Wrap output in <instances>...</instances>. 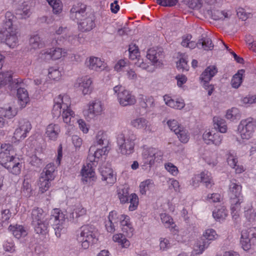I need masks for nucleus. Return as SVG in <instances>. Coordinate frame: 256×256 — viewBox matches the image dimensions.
<instances>
[{
  "mask_svg": "<svg viewBox=\"0 0 256 256\" xmlns=\"http://www.w3.org/2000/svg\"><path fill=\"white\" fill-rule=\"evenodd\" d=\"M48 77L54 80L59 78L61 76L60 72L56 68H50L48 70Z\"/></svg>",
  "mask_w": 256,
  "mask_h": 256,
  "instance_id": "bf43d9fd",
  "label": "nucleus"
},
{
  "mask_svg": "<svg viewBox=\"0 0 256 256\" xmlns=\"http://www.w3.org/2000/svg\"><path fill=\"white\" fill-rule=\"evenodd\" d=\"M160 247L161 250L164 251L170 248L171 244L167 238H161L160 239Z\"/></svg>",
  "mask_w": 256,
  "mask_h": 256,
  "instance_id": "e2e57ef3",
  "label": "nucleus"
},
{
  "mask_svg": "<svg viewBox=\"0 0 256 256\" xmlns=\"http://www.w3.org/2000/svg\"><path fill=\"white\" fill-rule=\"evenodd\" d=\"M99 172L102 180L106 182V184H113L116 182V176L110 166L102 164L99 168Z\"/></svg>",
  "mask_w": 256,
  "mask_h": 256,
  "instance_id": "dca6fc26",
  "label": "nucleus"
},
{
  "mask_svg": "<svg viewBox=\"0 0 256 256\" xmlns=\"http://www.w3.org/2000/svg\"><path fill=\"white\" fill-rule=\"evenodd\" d=\"M97 231L92 225H84L80 228V234L78 235V240L81 243L84 249H87L90 246L98 240Z\"/></svg>",
  "mask_w": 256,
  "mask_h": 256,
  "instance_id": "20e7f679",
  "label": "nucleus"
},
{
  "mask_svg": "<svg viewBox=\"0 0 256 256\" xmlns=\"http://www.w3.org/2000/svg\"><path fill=\"white\" fill-rule=\"evenodd\" d=\"M166 170L174 176H176L178 173V168L171 162H167L164 164Z\"/></svg>",
  "mask_w": 256,
  "mask_h": 256,
  "instance_id": "4d7b16f0",
  "label": "nucleus"
},
{
  "mask_svg": "<svg viewBox=\"0 0 256 256\" xmlns=\"http://www.w3.org/2000/svg\"><path fill=\"white\" fill-rule=\"evenodd\" d=\"M162 222L166 228H174L175 224L172 218L168 214L164 213L160 215Z\"/></svg>",
  "mask_w": 256,
  "mask_h": 256,
  "instance_id": "49530a36",
  "label": "nucleus"
},
{
  "mask_svg": "<svg viewBox=\"0 0 256 256\" xmlns=\"http://www.w3.org/2000/svg\"><path fill=\"white\" fill-rule=\"evenodd\" d=\"M86 66L90 70L101 71L106 68V64L100 58L91 56L86 62Z\"/></svg>",
  "mask_w": 256,
  "mask_h": 256,
  "instance_id": "aec40b11",
  "label": "nucleus"
},
{
  "mask_svg": "<svg viewBox=\"0 0 256 256\" xmlns=\"http://www.w3.org/2000/svg\"><path fill=\"white\" fill-rule=\"evenodd\" d=\"M227 162L228 165L232 168L236 166L238 158L234 151H230L227 154Z\"/></svg>",
  "mask_w": 256,
  "mask_h": 256,
  "instance_id": "603ef678",
  "label": "nucleus"
},
{
  "mask_svg": "<svg viewBox=\"0 0 256 256\" xmlns=\"http://www.w3.org/2000/svg\"><path fill=\"white\" fill-rule=\"evenodd\" d=\"M34 231L38 234L45 235L48 233L49 224L48 218L32 224Z\"/></svg>",
  "mask_w": 256,
  "mask_h": 256,
  "instance_id": "bb28decb",
  "label": "nucleus"
},
{
  "mask_svg": "<svg viewBox=\"0 0 256 256\" xmlns=\"http://www.w3.org/2000/svg\"><path fill=\"white\" fill-rule=\"evenodd\" d=\"M140 106L148 110H152L151 108L154 106V100L152 96H141L140 98Z\"/></svg>",
  "mask_w": 256,
  "mask_h": 256,
  "instance_id": "72a5a7b5",
  "label": "nucleus"
},
{
  "mask_svg": "<svg viewBox=\"0 0 256 256\" xmlns=\"http://www.w3.org/2000/svg\"><path fill=\"white\" fill-rule=\"evenodd\" d=\"M240 244L242 248L244 250H248L250 248L251 246L253 245L252 243L251 238L248 234V230H244L242 232Z\"/></svg>",
  "mask_w": 256,
  "mask_h": 256,
  "instance_id": "473e14b6",
  "label": "nucleus"
},
{
  "mask_svg": "<svg viewBox=\"0 0 256 256\" xmlns=\"http://www.w3.org/2000/svg\"><path fill=\"white\" fill-rule=\"evenodd\" d=\"M30 44L32 48L34 49L40 48L43 47L44 43L40 36L36 34L30 38Z\"/></svg>",
  "mask_w": 256,
  "mask_h": 256,
  "instance_id": "a18cd8bd",
  "label": "nucleus"
},
{
  "mask_svg": "<svg viewBox=\"0 0 256 256\" xmlns=\"http://www.w3.org/2000/svg\"><path fill=\"white\" fill-rule=\"evenodd\" d=\"M16 152L12 145L4 144L1 145L0 152V164L13 174L20 173L22 162L15 157Z\"/></svg>",
  "mask_w": 256,
  "mask_h": 256,
  "instance_id": "f03ea898",
  "label": "nucleus"
},
{
  "mask_svg": "<svg viewBox=\"0 0 256 256\" xmlns=\"http://www.w3.org/2000/svg\"><path fill=\"white\" fill-rule=\"evenodd\" d=\"M65 38L68 42L72 44H76L80 38V34H73L72 32H68L66 34Z\"/></svg>",
  "mask_w": 256,
  "mask_h": 256,
  "instance_id": "052dcab7",
  "label": "nucleus"
},
{
  "mask_svg": "<svg viewBox=\"0 0 256 256\" xmlns=\"http://www.w3.org/2000/svg\"><path fill=\"white\" fill-rule=\"evenodd\" d=\"M175 134L177 135L178 138L182 142L186 144L189 140L190 136L188 132L183 127H181V128H179Z\"/></svg>",
  "mask_w": 256,
  "mask_h": 256,
  "instance_id": "09e8293b",
  "label": "nucleus"
},
{
  "mask_svg": "<svg viewBox=\"0 0 256 256\" xmlns=\"http://www.w3.org/2000/svg\"><path fill=\"white\" fill-rule=\"evenodd\" d=\"M242 186L236 179H232L230 181L228 185V194L232 200L239 201L242 198V202L244 201L243 196H242Z\"/></svg>",
  "mask_w": 256,
  "mask_h": 256,
  "instance_id": "ddd939ff",
  "label": "nucleus"
},
{
  "mask_svg": "<svg viewBox=\"0 0 256 256\" xmlns=\"http://www.w3.org/2000/svg\"><path fill=\"white\" fill-rule=\"evenodd\" d=\"M164 52L162 48H150L148 50L146 57L150 60L154 65L160 66L162 64V60L164 58Z\"/></svg>",
  "mask_w": 256,
  "mask_h": 256,
  "instance_id": "a211bd4d",
  "label": "nucleus"
},
{
  "mask_svg": "<svg viewBox=\"0 0 256 256\" xmlns=\"http://www.w3.org/2000/svg\"><path fill=\"white\" fill-rule=\"evenodd\" d=\"M12 80V74L10 72L0 73V87L8 84Z\"/></svg>",
  "mask_w": 256,
  "mask_h": 256,
  "instance_id": "3c124183",
  "label": "nucleus"
},
{
  "mask_svg": "<svg viewBox=\"0 0 256 256\" xmlns=\"http://www.w3.org/2000/svg\"><path fill=\"white\" fill-rule=\"evenodd\" d=\"M136 136L130 132L126 136L123 134H120L116 138V142L119 152L123 155H130L134 152Z\"/></svg>",
  "mask_w": 256,
  "mask_h": 256,
  "instance_id": "39448f33",
  "label": "nucleus"
},
{
  "mask_svg": "<svg viewBox=\"0 0 256 256\" xmlns=\"http://www.w3.org/2000/svg\"><path fill=\"white\" fill-rule=\"evenodd\" d=\"M204 141L208 144L220 146L222 142V136L218 132L214 130H206L202 135Z\"/></svg>",
  "mask_w": 256,
  "mask_h": 256,
  "instance_id": "f3484780",
  "label": "nucleus"
},
{
  "mask_svg": "<svg viewBox=\"0 0 256 256\" xmlns=\"http://www.w3.org/2000/svg\"><path fill=\"white\" fill-rule=\"evenodd\" d=\"M31 218L32 225L47 218H46V214H44V210L41 208H34L32 210Z\"/></svg>",
  "mask_w": 256,
  "mask_h": 256,
  "instance_id": "393cba45",
  "label": "nucleus"
},
{
  "mask_svg": "<svg viewBox=\"0 0 256 256\" xmlns=\"http://www.w3.org/2000/svg\"><path fill=\"white\" fill-rule=\"evenodd\" d=\"M248 232L251 238L252 243L253 245H256V227L250 228Z\"/></svg>",
  "mask_w": 256,
  "mask_h": 256,
  "instance_id": "774afa93",
  "label": "nucleus"
},
{
  "mask_svg": "<svg viewBox=\"0 0 256 256\" xmlns=\"http://www.w3.org/2000/svg\"><path fill=\"white\" fill-rule=\"evenodd\" d=\"M164 100L166 105L174 108L181 110L184 106V103L183 100L175 101L168 95H164Z\"/></svg>",
  "mask_w": 256,
  "mask_h": 256,
  "instance_id": "c756f323",
  "label": "nucleus"
},
{
  "mask_svg": "<svg viewBox=\"0 0 256 256\" xmlns=\"http://www.w3.org/2000/svg\"><path fill=\"white\" fill-rule=\"evenodd\" d=\"M244 216L249 222H252L255 220L256 214L253 208H248L245 211Z\"/></svg>",
  "mask_w": 256,
  "mask_h": 256,
  "instance_id": "680f3d73",
  "label": "nucleus"
},
{
  "mask_svg": "<svg viewBox=\"0 0 256 256\" xmlns=\"http://www.w3.org/2000/svg\"><path fill=\"white\" fill-rule=\"evenodd\" d=\"M176 66L179 70H188V66L187 61L184 58L180 59L179 61L176 63Z\"/></svg>",
  "mask_w": 256,
  "mask_h": 256,
  "instance_id": "338daca9",
  "label": "nucleus"
},
{
  "mask_svg": "<svg viewBox=\"0 0 256 256\" xmlns=\"http://www.w3.org/2000/svg\"><path fill=\"white\" fill-rule=\"evenodd\" d=\"M107 152V148L105 146L102 148L98 149L94 152V154L90 153L88 156V160L91 163H94L98 162L100 158H102V156H104Z\"/></svg>",
  "mask_w": 256,
  "mask_h": 256,
  "instance_id": "cd10ccee",
  "label": "nucleus"
},
{
  "mask_svg": "<svg viewBox=\"0 0 256 256\" xmlns=\"http://www.w3.org/2000/svg\"><path fill=\"white\" fill-rule=\"evenodd\" d=\"M86 210L82 206H78L76 208L74 212L71 214L72 218L74 219L80 216H84L86 214Z\"/></svg>",
  "mask_w": 256,
  "mask_h": 256,
  "instance_id": "13d9d810",
  "label": "nucleus"
},
{
  "mask_svg": "<svg viewBox=\"0 0 256 256\" xmlns=\"http://www.w3.org/2000/svg\"><path fill=\"white\" fill-rule=\"evenodd\" d=\"M228 212L224 206H220L214 210L212 212L213 217L217 220L220 221L225 219L227 216Z\"/></svg>",
  "mask_w": 256,
  "mask_h": 256,
  "instance_id": "e433bc0d",
  "label": "nucleus"
},
{
  "mask_svg": "<svg viewBox=\"0 0 256 256\" xmlns=\"http://www.w3.org/2000/svg\"><path fill=\"white\" fill-rule=\"evenodd\" d=\"M16 17L19 19L26 18L30 16V12L28 5L24 4L23 8H18L16 12Z\"/></svg>",
  "mask_w": 256,
  "mask_h": 256,
  "instance_id": "c03bdc74",
  "label": "nucleus"
},
{
  "mask_svg": "<svg viewBox=\"0 0 256 256\" xmlns=\"http://www.w3.org/2000/svg\"><path fill=\"white\" fill-rule=\"evenodd\" d=\"M52 180H50L46 177L40 176L39 178L40 190L42 193L46 192L50 186V182Z\"/></svg>",
  "mask_w": 256,
  "mask_h": 256,
  "instance_id": "de8ad7c7",
  "label": "nucleus"
},
{
  "mask_svg": "<svg viewBox=\"0 0 256 256\" xmlns=\"http://www.w3.org/2000/svg\"><path fill=\"white\" fill-rule=\"evenodd\" d=\"M214 47L211 39L202 36V38L197 42V48L205 50H212Z\"/></svg>",
  "mask_w": 256,
  "mask_h": 256,
  "instance_id": "7c9ffc66",
  "label": "nucleus"
},
{
  "mask_svg": "<svg viewBox=\"0 0 256 256\" xmlns=\"http://www.w3.org/2000/svg\"><path fill=\"white\" fill-rule=\"evenodd\" d=\"M32 129L30 122L26 120H21L19 122L18 127L16 129L14 138L17 140H20L27 136V134Z\"/></svg>",
  "mask_w": 256,
  "mask_h": 256,
  "instance_id": "4468645a",
  "label": "nucleus"
},
{
  "mask_svg": "<svg viewBox=\"0 0 256 256\" xmlns=\"http://www.w3.org/2000/svg\"><path fill=\"white\" fill-rule=\"evenodd\" d=\"M94 165V163H88L86 165H84L81 174L83 178H86L85 180L88 182V178L90 180H94L95 178V172L92 168V166Z\"/></svg>",
  "mask_w": 256,
  "mask_h": 256,
  "instance_id": "5701e85b",
  "label": "nucleus"
},
{
  "mask_svg": "<svg viewBox=\"0 0 256 256\" xmlns=\"http://www.w3.org/2000/svg\"><path fill=\"white\" fill-rule=\"evenodd\" d=\"M132 124L138 128H142L146 126L147 121L144 118H138L132 121Z\"/></svg>",
  "mask_w": 256,
  "mask_h": 256,
  "instance_id": "6e6d98bb",
  "label": "nucleus"
},
{
  "mask_svg": "<svg viewBox=\"0 0 256 256\" xmlns=\"http://www.w3.org/2000/svg\"><path fill=\"white\" fill-rule=\"evenodd\" d=\"M56 172V166L52 162L49 163L46 165L43 169L40 176L46 177L50 180H54Z\"/></svg>",
  "mask_w": 256,
  "mask_h": 256,
  "instance_id": "b1692460",
  "label": "nucleus"
},
{
  "mask_svg": "<svg viewBox=\"0 0 256 256\" xmlns=\"http://www.w3.org/2000/svg\"><path fill=\"white\" fill-rule=\"evenodd\" d=\"M167 124L171 130L174 131V133L182 127L178 124V122L174 120H168Z\"/></svg>",
  "mask_w": 256,
  "mask_h": 256,
  "instance_id": "69168bd1",
  "label": "nucleus"
},
{
  "mask_svg": "<svg viewBox=\"0 0 256 256\" xmlns=\"http://www.w3.org/2000/svg\"><path fill=\"white\" fill-rule=\"evenodd\" d=\"M154 186L152 180L150 179L146 180L140 182V192L142 194H146V192L150 190Z\"/></svg>",
  "mask_w": 256,
  "mask_h": 256,
  "instance_id": "c9c22d12",
  "label": "nucleus"
},
{
  "mask_svg": "<svg viewBox=\"0 0 256 256\" xmlns=\"http://www.w3.org/2000/svg\"><path fill=\"white\" fill-rule=\"evenodd\" d=\"M200 178L202 182L204 183L207 188H210L214 184L211 174L207 171L202 172Z\"/></svg>",
  "mask_w": 256,
  "mask_h": 256,
  "instance_id": "a19ab883",
  "label": "nucleus"
},
{
  "mask_svg": "<svg viewBox=\"0 0 256 256\" xmlns=\"http://www.w3.org/2000/svg\"><path fill=\"white\" fill-rule=\"evenodd\" d=\"M178 0H156V2L163 6H172L178 3Z\"/></svg>",
  "mask_w": 256,
  "mask_h": 256,
  "instance_id": "0e129e2a",
  "label": "nucleus"
},
{
  "mask_svg": "<svg viewBox=\"0 0 256 256\" xmlns=\"http://www.w3.org/2000/svg\"><path fill=\"white\" fill-rule=\"evenodd\" d=\"M116 194L120 204L130 203L128 208L130 211H134L136 209L138 204V198L136 194L133 193L130 195L128 188L124 186L117 189Z\"/></svg>",
  "mask_w": 256,
  "mask_h": 256,
  "instance_id": "0eeeda50",
  "label": "nucleus"
},
{
  "mask_svg": "<svg viewBox=\"0 0 256 256\" xmlns=\"http://www.w3.org/2000/svg\"><path fill=\"white\" fill-rule=\"evenodd\" d=\"M8 229L12 233L14 236L18 239L24 238L28 234L24 228L21 225L10 226Z\"/></svg>",
  "mask_w": 256,
  "mask_h": 256,
  "instance_id": "c85d7f7f",
  "label": "nucleus"
},
{
  "mask_svg": "<svg viewBox=\"0 0 256 256\" xmlns=\"http://www.w3.org/2000/svg\"><path fill=\"white\" fill-rule=\"evenodd\" d=\"M163 155L162 152L153 148H144L142 154V160L144 165H148L151 168L155 161L160 160Z\"/></svg>",
  "mask_w": 256,
  "mask_h": 256,
  "instance_id": "9b49d317",
  "label": "nucleus"
},
{
  "mask_svg": "<svg viewBox=\"0 0 256 256\" xmlns=\"http://www.w3.org/2000/svg\"><path fill=\"white\" fill-rule=\"evenodd\" d=\"M86 5L78 3L73 6L70 14V18L77 21L78 30L83 32L90 31L96 26L94 14L86 12Z\"/></svg>",
  "mask_w": 256,
  "mask_h": 256,
  "instance_id": "f257e3e1",
  "label": "nucleus"
},
{
  "mask_svg": "<svg viewBox=\"0 0 256 256\" xmlns=\"http://www.w3.org/2000/svg\"><path fill=\"white\" fill-rule=\"evenodd\" d=\"M96 141L98 144L100 146L108 145L109 142L106 134L102 130H100L98 132L96 136Z\"/></svg>",
  "mask_w": 256,
  "mask_h": 256,
  "instance_id": "79ce46f5",
  "label": "nucleus"
},
{
  "mask_svg": "<svg viewBox=\"0 0 256 256\" xmlns=\"http://www.w3.org/2000/svg\"><path fill=\"white\" fill-rule=\"evenodd\" d=\"M213 122L214 128L218 129L220 132L225 133L226 132L228 128L224 120L218 116H214Z\"/></svg>",
  "mask_w": 256,
  "mask_h": 256,
  "instance_id": "f704fd0d",
  "label": "nucleus"
},
{
  "mask_svg": "<svg viewBox=\"0 0 256 256\" xmlns=\"http://www.w3.org/2000/svg\"><path fill=\"white\" fill-rule=\"evenodd\" d=\"M208 14H211L212 18L215 20H224L226 18H229L228 12L219 10H208Z\"/></svg>",
  "mask_w": 256,
  "mask_h": 256,
  "instance_id": "4c0bfd02",
  "label": "nucleus"
},
{
  "mask_svg": "<svg viewBox=\"0 0 256 256\" xmlns=\"http://www.w3.org/2000/svg\"><path fill=\"white\" fill-rule=\"evenodd\" d=\"M218 238L216 231L212 228L206 229L203 233L201 240L194 246V250L196 254H202L210 244Z\"/></svg>",
  "mask_w": 256,
  "mask_h": 256,
  "instance_id": "6e6552de",
  "label": "nucleus"
},
{
  "mask_svg": "<svg viewBox=\"0 0 256 256\" xmlns=\"http://www.w3.org/2000/svg\"><path fill=\"white\" fill-rule=\"evenodd\" d=\"M113 240L118 242L122 248H127L130 245V242L125 236L122 234H116L113 236Z\"/></svg>",
  "mask_w": 256,
  "mask_h": 256,
  "instance_id": "37998d69",
  "label": "nucleus"
},
{
  "mask_svg": "<svg viewBox=\"0 0 256 256\" xmlns=\"http://www.w3.org/2000/svg\"><path fill=\"white\" fill-rule=\"evenodd\" d=\"M112 218H114V216L112 217V212L110 213L108 216V220L106 222L105 226L107 231L109 232H113L115 231V224H117V222H114L112 220Z\"/></svg>",
  "mask_w": 256,
  "mask_h": 256,
  "instance_id": "864d4df0",
  "label": "nucleus"
},
{
  "mask_svg": "<svg viewBox=\"0 0 256 256\" xmlns=\"http://www.w3.org/2000/svg\"><path fill=\"white\" fill-rule=\"evenodd\" d=\"M44 58L46 60H56L60 58L62 56V49L56 48L54 50H50L44 51L42 54Z\"/></svg>",
  "mask_w": 256,
  "mask_h": 256,
  "instance_id": "a878e982",
  "label": "nucleus"
},
{
  "mask_svg": "<svg viewBox=\"0 0 256 256\" xmlns=\"http://www.w3.org/2000/svg\"><path fill=\"white\" fill-rule=\"evenodd\" d=\"M17 96L21 108L25 107L29 100L27 90L24 88H20L17 90Z\"/></svg>",
  "mask_w": 256,
  "mask_h": 256,
  "instance_id": "2f4dec72",
  "label": "nucleus"
},
{
  "mask_svg": "<svg viewBox=\"0 0 256 256\" xmlns=\"http://www.w3.org/2000/svg\"><path fill=\"white\" fill-rule=\"evenodd\" d=\"M118 99L120 104L124 106L133 105L136 102L134 96L132 95L130 92L127 90L120 92L118 94Z\"/></svg>",
  "mask_w": 256,
  "mask_h": 256,
  "instance_id": "6ab92c4d",
  "label": "nucleus"
},
{
  "mask_svg": "<svg viewBox=\"0 0 256 256\" xmlns=\"http://www.w3.org/2000/svg\"><path fill=\"white\" fill-rule=\"evenodd\" d=\"M92 84L91 78L88 76H85L78 78L74 84V86L81 91L84 95H86L92 92Z\"/></svg>",
  "mask_w": 256,
  "mask_h": 256,
  "instance_id": "2eb2a0df",
  "label": "nucleus"
},
{
  "mask_svg": "<svg viewBox=\"0 0 256 256\" xmlns=\"http://www.w3.org/2000/svg\"><path fill=\"white\" fill-rule=\"evenodd\" d=\"M53 110L59 112H73L70 108L71 100L70 96L66 94L59 95L54 99Z\"/></svg>",
  "mask_w": 256,
  "mask_h": 256,
  "instance_id": "f8f14e48",
  "label": "nucleus"
},
{
  "mask_svg": "<svg viewBox=\"0 0 256 256\" xmlns=\"http://www.w3.org/2000/svg\"><path fill=\"white\" fill-rule=\"evenodd\" d=\"M218 72L216 67L210 66L206 68L200 77V80L204 82V86L206 88L207 84L212 78Z\"/></svg>",
  "mask_w": 256,
  "mask_h": 256,
  "instance_id": "412c9836",
  "label": "nucleus"
},
{
  "mask_svg": "<svg viewBox=\"0 0 256 256\" xmlns=\"http://www.w3.org/2000/svg\"><path fill=\"white\" fill-rule=\"evenodd\" d=\"M244 72V70H239L236 74L234 75L231 80V84L232 88H238L242 82V75Z\"/></svg>",
  "mask_w": 256,
  "mask_h": 256,
  "instance_id": "58836bf2",
  "label": "nucleus"
},
{
  "mask_svg": "<svg viewBox=\"0 0 256 256\" xmlns=\"http://www.w3.org/2000/svg\"><path fill=\"white\" fill-rule=\"evenodd\" d=\"M60 132V128L58 124H50L47 126L45 134L49 140L56 141L58 139Z\"/></svg>",
  "mask_w": 256,
  "mask_h": 256,
  "instance_id": "4be33fe9",
  "label": "nucleus"
},
{
  "mask_svg": "<svg viewBox=\"0 0 256 256\" xmlns=\"http://www.w3.org/2000/svg\"><path fill=\"white\" fill-rule=\"evenodd\" d=\"M242 198L239 201L232 200L231 202V213L232 215L234 216L236 214H239V212L240 209V204L242 203Z\"/></svg>",
  "mask_w": 256,
  "mask_h": 256,
  "instance_id": "5fc2aeb1",
  "label": "nucleus"
},
{
  "mask_svg": "<svg viewBox=\"0 0 256 256\" xmlns=\"http://www.w3.org/2000/svg\"><path fill=\"white\" fill-rule=\"evenodd\" d=\"M50 221L53 222V228L58 238H60L62 234L66 232L67 225L65 222V216L62 212H60L59 209L56 208L53 210Z\"/></svg>",
  "mask_w": 256,
  "mask_h": 256,
  "instance_id": "423d86ee",
  "label": "nucleus"
},
{
  "mask_svg": "<svg viewBox=\"0 0 256 256\" xmlns=\"http://www.w3.org/2000/svg\"><path fill=\"white\" fill-rule=\"evenodd\" d=\"M104 107L102 102L99 100L90 102L88 104V112H102Z\"/></svg>",
  "mask_w": 256,
  "mask_h": 256,
  "instance_id": "ea45409f",
  "label": "nucleus"
},
{
  "mask_svg": "<svg viewBox=\"0 0 256 256\" xmlns=\"http://www.w3.org/2000/svg\"><path fill=\"white\" fill-rule=\"evenodd\" d=\"M112 218L114 222L120 224L121 229L123 232L128 237H131L134 231L129 216L125 214H119L116 211L112 212Z\"/></svg>",
  "mask_w": 256,
  "mask_h": 256,
  "instance_id": "1a4fd4ad",
  "label": "nucleus"
},
{
  "mask_svg": "<svg viewBox=\"0 0 256 256\" xmlns=\"http://www.w3.org/2000/svg\"><path fill=\"white\" fill-rule=\"evenodd\" d=\"M256 128V120L249 118L241 120L238 126V130L242 139L248 140L252 136Z\"/></svg>",
  "mask_w": 256,
  "mask_h": 256,
  "instance_id": "9d476101",
  "label": "nucleus"
},
{
  "mask_svg": "<svg viewBox=\"0 0 256 256\" xmlns=\"http://www.w3.org/2000/svg\"><path fill=\"white\" fill-rule=\"evenodd\" d=\"M15 18L10 12L5 14V20L2 28L0 31V40L10 48H14L18 42L16 29L13 27V20Z\"/></svg>",
  "mask_w": 256,
  "mask_h": 256,
  "instance_id": "7ed1b4c3",
  "label": "nucleus"
},
{
  "mask_svg": "<svg viewBox=\"0 0 256 256\" xmlns=\"http://www.w3.org/2000/svg\"><path fill=\"white\" fill-rule=\"evenodd\" d=\"M48 4L52 7L53 12L58 14L62 10V4L60 0H46Z\"/></svg>",
  "mask_w": 256,
  "mask_h": 256,
  "instance_id": "8fccbe9b",
  "label": "nucleus"
}]
</instances>
